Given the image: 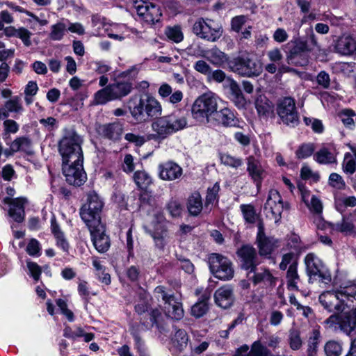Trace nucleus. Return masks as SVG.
I'll use <instances>...</instances> for the list:
<instances>
[{"mask_svg": "<svg viewBox=\"0 0 356 356\" xmlns=\"http://www.w3.org/2000/svg\"><path fill=\"white\" fill-rule=\"evenodd\" d=\"M134 6L138 15L149 24L159 22L162 16L161 8L151 2L144 0H136Z\"/></svg>", "mask_w": 356, "mask_h": 356, "instance_id": "16", "label": "nucleus"}, {"mask_svg": "<svg viewBox=\"0 0 356 356\" xmlns=\"http://www.w3.org/2000/svg\"><path fill=\"white\" fill-rule=\"evenodd\" d=\"M315 145L313 143H304L299 146L296 152V157L298 159H306L314 154Z\"/></svg>", "mask_w": 356, "mask_h": 356, "instance_id": "48", "label": "nucleus"}, {"mask_svg": "<svg viewBox=\"0 0 356 356\" xmlns=\"http://www.w3.org/2000/svg\"><path fill=\"white\" fill-rule=\"evenodd\" d=\"M314 160L320 164H332L337 163L336 155L327 147H322L314 155Z\"/></svg>", "mask_w": 356, "mask_h": 356, "instance_id": "34", "label": "nucleus"}, {"mask_svg": "<svg viewBox=\"0 0 356 356\" xmlns=\"http://www.w3.org/2000/svg\"><path fill=\"white\" fill-rule=\"evenodd\" d=\"M255 108L261 118L266 119L273 113V104L263 95H259L254 101Z\"/></svg>", "mask_w": 356, "mask_h": 356, "instance_id": "28", "label": "nucleus"}, {"mask_svg": "<svg viewBox=\"0 0 356 356\" xmlns=\"http://www.w3.org/2000/svg\"><path fill=\"white\" fill-rule=\"evenodd\" d=\"M284 209L289 210L290 205L288 202L284 203L280 193L277 190H270L268 199L264 204V211L266 216L274 220L277 223L281 219Z\"/></svg>", "mask_w": 356, "mask_h": 356, "instance_id": "11", "label": "nucleus"}, {"mask_svg": "<svg viewBox=\"0 0 356 356\" xmlns=\"http://www.w3.org/2000/svg\"><path fill=\"white\" fill-rule=\"evenodd\" d=\"M220 186L216 182L211 188H208L205 200V206L208 207L209 204H213V202L218 199Z\"/></svg>", "mask_w": 356, "mask_h": 356, "instance_id": "52", "label": "nucleus"}, {"mask_svg": "<svg viewBox=\"0 0 356 356\" xmlns=\"http://www.w3.org/2000/svg\"><path fill=\"white\" fill-rule=\"evenodd\" d=\"M97 134L109 140H118L123 132V126L119 122L99 124L96 127Z\"/></svg>", "mask_w": 356, "mask_h": 356, "instance_id": "21", "label": "nucleus"}, {"mask_svg": "<svg viewBox=\"0 0 356 356\" xmlns=\"http://www.w3.org/2000/svg\"><path fill=\"white\" fill-rule=\"evenodd\" d=\"M305 262L309 280H317L316 275L321 270L318 259L314 254L310 253L305 257Z\"/></svg>", "mask_w": 356, "mask_h": 356, "instance_id": "35", "label": "nucleus"}, {"mask_svg": "<svg viewBox=\"0 0 356 356\" xmlns=\"http://www.w3.org/2000/svg\"><path fill=\"white\" fill-rule=\"evenodd\" d=\"M221 163L234 168H237L242 165L243 161L241 159L231 156L228 154H224L220 156Z\"/></svg>", "mask_w": 356, "mask_h": 356, "instance_id": "51", "label": "nucleus"}, {"mask_svg": "<svg viewBox=\"0 0 356 356\" xmlns=\"http://www.w3.org/2000/svg\"><path fill=\"white\" fill-rule=\"evenodd\" d=\"M208 60L213 65L220 67L229 62L228 56L218 47H214L208 51Z\"/></svg>", "mask_w": 356, "mask_h": 356, "instance_id": "32", "label": "nucleus"}, {"mask_svg": "<svg viewBox=\"0 0 356 356\" xmlns=\"http://www.w3.org/2000/svg\"><path fill=\"white\" fill-rule=\"evenodd\" d=\"M159 177L167 181L179 179L182 175V168L177 163L169 161L159 165Z\"/></svg>", "mask_w": 356, "mask_h": 356, "instance_id": "23", "label": "nucleus"}, {"mask_svg": "<svg viewBox=\"0 0 356 356\" xmlns=\"http://www.w3.org/2000/svg\"><path fill=\"white\" fill-rule=\"evenodd\" d=\"M187 125L185 117L166 115L156 119L152 124V128L158 138L164 139L169 135L184 129Z\"/></svg>", "mask_w": 356, "mask_h": 356, "instance_id": "5", "label": "nucleus"}, {"mask_svg": "<svg viewBox=\"0 0 356 356\" xmlns=\"http://www.w3.org/2000/svg\"><path fill=\"white\" fill-rule=\"evenodd\" d=\"M13 147L17 152H24L28 155L33 154L34 152L32 149V142L27 137H19L13 141Z\"/></svg>", "mask_w": 356, "mask_h": 356, "instance_id": "40", "label": "nucleus"}, {"mask_svg": "<svg viewBox=\"0 0 356 356\" xmlns=\"http://www.w3.org/2000/svg\"><path fill=\"white\" fill-rule=\"evenodd\" d=\"M148 233L153 238L155 246L159 250H163L168 243V230L164 224L156 223L154 230H149Z\"/></svg>", "mask_w": 356, "mask_h": 356, "instance_id": "26", "label": "nucleus"}, {"mask_svg": "<svg viewBox=\"0 0 356 356\" xmlns=\"http://www.w3.org/2000/svg\"><path fill=\"white\" fill-rule=\"evenodd\" d=\"M215 119L225 127H235L238 120L234 113L227 108H224L215 113Z\"/></svg>", "mask_w": 356, "mask_h": 356, "instance_id": "30", "label": "nucleus"}, {"mask_svg": "<svg viewBox=\"0 0 356 356\" xmlns=\"http://www.w3.org/2000/svg\"><path fill=\"white\" fill-rule=\"evenodd\" d=\"M218 99V96L212 92H205L198 97L192 106L193 118L200 122H209V117L215 115L217 111Z\"/></svg>", "mask_w": 356, "mask_h": 356, "instance_id": "3", "label": "nucleus"}, {"mask_svg": "<svg viewBox=\"0 0 356 356\" xmlns=\"http://www.w3.org/2000/svg\"><path fill=\"white\" fill-rule=\"evenodd\" d=\"M5 107L10 112H19L22 110L19 97H15L12 99L7 101Z\"/></svg>", "mask_w": 356, "mask_h": 356, "instance_id": "56", "label": "nucleus"}, {"mask_svg": "<svg viewBox=\"0 0 356 356\" xmlns=\"http://www.w3.org/2000/svg\"><path fill=\"white\" fill-rule=\"evenodd\" d=\"M164 310L168 316L177 321L181 319L184 315L182 304L174 294L164 302Z\"/></svg>", "mask_w": 356, "mask_h": 356, "instance_id": "24", "label": "nucleus"}, {"mask_svg": "<svg viewBox=\"0 0 356 356\" xmlns=\"http://www.w3.org/2000/svg\"><path fill=\"white\" fill-rule=\"evenodd\" d=\"M307 206L314 214L321 215L323 212L322 202L315 195L312 197L310 202L307 203Z\"/></svg>", "mask_w": 356, "mask_h": 356, "instance_id": "53", "label": "nucleus"}, {"mask_svg": "<svg viewBox=\"0 0 356 356\" xmlns=\"http://www.w3.org/2000/svg\"><path fill=\"white\" fill-rule=\"evenodd\" d=\"M27 268L29 270L31 276L35 280L38 281L42 273L40 266L35 262L31 261H27Z\"/></svg>", "mask_w": 356, "mask_h": 356, "instance_id": "57", "label": "nucleus"}, {"mask_svg": "<svg viewBox=\"0 0 356 356\" xmlns=\"http://www.w3.org/2000/svg\"><path fill=\"white\" fill-rule=\"evenodd\" d=\"M228 67L232 72L241 76H257L262 72L261 63L248 54H242L229 60Z\"/></svg>", "mask_w": 356, "mask_h": 356, "instance_id": "4", "label": "nucleus"}, {"mask_svg": "<svg viewBox=\"0 0 356 356\" xmlns=\"http://www.w3.org/2000/svg\"><path fill=\"white\" fill-rule=\"evenodd\" d=\"M134 180L137 187L141 191H147L152 184V179L145 170H138L134 174Z\"/></svg>", "mask_w": 356, "mask_h": 356, "instance_id": "37", "label": "nucleus"}, {"mask_svg": "<svg viewBox=\"0 0 356 356\" xmlns=\"http://www.w3.org/2000/svg\"><path fill=\"white\" fill-rule=\"evenodd\" d=\"M133 88L131 81L116 80L114 83L95 92L93 104H105L112 100L121 99L129 95Z\"/></svg>", "mask_w": 356, "mask_h": 356, "instance_id": "2", "label": "nucleus"}, {"mask_svg": "<svg viewBox=\"0 0 356 356\" xmlns=\"http://www.w3.org/2000/svg\"><path fill=\"white\" fill-rule=\"evenodd\" d=\"M101 212L94 210L90 206L83 204L80 209V216L88 228L96 227L103 223L101 222Z\"/></svg>", "mask_w": 356, "mask_h": 356, "instance_id": "25", "label": "nucleus"}, {"mask_svg": "<svg viewBox=\"0 0 356 356\" xmlns=\"http://www.w3.org/2000/svg\"><path fill=\"white\" fill-rule=\"evenodd\" d=\"M152 326L155 325L159 332L163 333L167 331V324L164 322L163 315L161 311L157 309H153L149 312Z\"/></svg>", "mask_w": 356, "mask_h": 356, "instance_id": "39", "label": "nucleus"}, {"mask_svg": "<svg viewBox=\"0 0 356 356\" xmlns=\"http://www.w3.org/2000/svg\"><path fill=\"white\" fill-rule=\"evenodd\" d=\"M85 204L101 213L104 207L103 201L95 191L90 192L88 194L87 202Z\"/></svg>", "mask_w": 356, "mask_h": 356, "instance_id": "47", "label": "nucleus"}, {"mask_svg": "<svg viewBox=\"0 0 356 356\" xmlns=\"http://www.w3.org/2000/svg\"><path fill=\"white\" fill-rule=\"evenodd\" d=\"M88 229L96 250L99 252H106L111 244L109 237L105 233V225L102 224Z\"/></svg>", "mask_w": 356, "mask_h": 356, "instance_id": "17", "label": "nucleus"}, {"mask_svg": "<svg viewBox=\"0 0 356 356\" xmlns=\"http://www.w3.org/2000/svg\"><path fill=\"white\" fill-rule=\"evenodd\" d=\"M289 342L290 348L292 350H296L302 346V339L300 338V332L297 330H291L289 336Z\"/></svg>", "mask_w": 356, "mask_h": 356, "instance_id": "50", "label": "nucleus"}, {"mask_svg": "<svg viewBox=\"0 0 356 356\" xmlns=\"http://www.w3.org/2000/svg\"><path fill=\"white\" fill-rule=\"evenodd\" d=\"M210 299L209 293H204L199 300L194 304L191 309V314L196 318H199L205 315L209 311V300Z\"/></svg>", "mask_w": 356, "mask_h": 356, "instance_id": "29", "label": "nucleus"}, {"mask_svg": "<svg viewBox=\"0 0 356 356\" xmlns=\"http://www.w3.org/2000/svg\"><path fill=\"white\" fill-rule=\"evenodd\" d=\"M246 21L247 17L244 15L234 17L231 21L232 30L238 33L242 26L245 24Z\"/></svg>", "mask_w": 356, "mask_h": 356, "instance_id": "58", "label": "nucleus"}, {"mask_svg": "<svg viewBox=\"0 0 356 356\" xmlns=\"http://www.w3.org/2000/svg\"><path fill=\"white\" fill-rule=\"evenodd\" d=\"M247 172L257 186L259 187L266 175V171L260 161L254 156H249L247 158Z\"/></svg>", "mask_w": 356, "mask_h": 356, "instance_id": "20", "label": "nucleus"}, {"mask_svg": "<svg viewBox=\"0 0 356 356\" xmlns=\"http://www.w3.org/2000/svg\"><path fill=\"white\" fill-rule=\"evenodd\" d=\"M324 352L326 356H340L342 353V346L340 343L330 340L325 344Z\"/></svg>", "mask_w": 356, "mask_h": 356, "instance_id": "45", "label": "nucleus"}, {"mask_svg": "<svg viewBox=\"0 0 356 356\" xmlns=\"http://www.w3.org/2000/svg\"><path fill=\"white\" fill-rule=\"evenodd\" d=\"M356 116L352 110H344L341 113V120L345 125L349 126L354 124L353 117Z\"/></svg>", "mask_w": 356, "mask_h": 356, "instance_id": "64", "label": "nucleus"}, {"mask_svg": "<svg viewBox=\"0 0 356 356\" xmlns=\"http://www.w3.org/2000/svg\"><path fill=\"white\" fill-rule=\"evenodd\" d=\"M40 250L39 242L32 238L26 246V252L31 256H35L39 253Z\"/></svg>", "mask_w": 356, "mask_h": 356, "instance_id": "63", "label": "nucleus"}, {"mask_svg": "<svg viewBox=\"0 0 356 356\" xmlns=\"http://www.w3.org/2000/svg\"><path fill=\"white\" fill-rule=\"evenodd\" d=\"M277 113L282 122L288 126L295 127L299 123L295 101L291 97H284L278 102Z\"/></svg>", "mask_w": 356, "mask_h": 356, "instance_id": "12", "label": "nucleus"}, {"mask_svg": "<svg viewBox=\"0 0 356 356\" xmlns=\"http://www.w3.org/2000/svg\"><path fill=\"white\" fill-rule=\"evenodd\" d=\"M132 116L137 120H145V113L149 117H154L161 115V106L153 97L147 96L146 98H140L133 107H130Z\"/></svg>", "mask_w": 356, "mask_h": 356, "instance_id": "9", "label": "nucleus"}, {"mask_svg": "<svg viewBox=\"0 0 356 356\" xmlns=\"http://www.w3.org/2000/svg\"><path fill=\"white\" fill-rule=\"evenodd\" d=\"M124 138L129 143H134L136 146L143 145L149 139L143 136L136 135L132 133L127 134Z\"/></svg>", "mask_w": 356, "mask_h": 356, "instance_id": "60", "label": "nucleus"}, {"mask_svg": "<svg viewBox=\"0 0 356 356\" xmlns=\"http://www.w3.org/2000/svg\"><path fill=\"white\" fill-rule=\"evenodd\" d=\"M320 338V332L318 330H313L307 341V353L308 356L316 355Z\"/></svg>", "mask_w": 356, "mask_h": 356, "instance_id": "42", "label": "nucleus"}, {"mask_svg": "<svg viewBox=\"0 0 356 356\" xmlns=\"http://www.w3.org/2000/svg\"><path fill=\"white\" fill-rule=\"evenodd\" d=\"M241 211L246 222L253 224L257 220L259 222V216L256 213L255 209L252 204H241Z\"/></svg>", "mask_w": 356, "mask_h": 356, "instance_id": "44", "label": "nucleus"}, {"mask_svg": "<svg viewBox=\"0 0 356 356\" xmlns=\"http://www.w3.org/2000/svg\"><path fill=\"white\" fill-rule=\"evenodd\" d=\"M319 302L323 307L332 313H341L345 307H354V305L345 303L337 291H325L319 296Z\"/></svg>", "mask_w": 356, "mask_h": 356, "instance_id": "13", "label": "nucleus"}, {"mask_svg": "<svg viewBox=\"0 0 356 356\" xmlns=\"http://www.w3.org/2000/svg\"><path fill=\"white\" fill-rule=\"evenodd\" d=\"M331 229L341 233L352 232L354 229V224L350 217L343 216L341 222L329 223Z\"/></svg>", "mask_w": 356, "mask_h": 356, "instance_id": "41", "label": "nucleus"}, {"mask_svg": "<svg viewBox=\"0 0 356 356\" xmlns=\"http://www.w3.org/2000/svg\"><path fill=\"white\" fill-rule=\"evenodd\" d=\"M193 33L198 38L209 42H216L222 35L223 29L221 25L209 18H199L194 23Z\"/></svg>", "mask_w": 356, "mask_h": 356, "instance_id": "7", "label": "nucleus"}, {"mask_svg": "<svg viewBox=\"0 0 356 356\" xmlns=\"http://www.w3.org/2000/svg\"><path fill=\"white\" fill-rule=\"evenodd\" d=\"M66 26L63 23H57L51 26L50 38L54 40H60L64 35Z\"/></svg>", "mask_w": 356, "mask_h": 356, "instance_id": "54", "label": "nucleus"}, {"mask_svg": "<svg viewBox=\"0 0 356 356\" xmlns=\"http://www.w3.org/2000/svg\"><path fill=\"white\" fill-rule=\"evenodd\" d=\"M16 36L19 38L24 42V45L26 47H29L31 45V42L30 40V36L31 35V32L24 28H20L18 30H16Z\"/></svg>", "mask_w": 356, "mask_h": 356, "instance_id": "61", "label": "nucleus"}, {"mask_svg": "<svg viewBox=\"0 0 356 356\" xmlns=\"http://www.w3.org/2000/svg\"><path fill=\"white\" fill-rule=\"evenodd\" d=\"M337 291L341 298L346 300L345 303H353V299L356 296V284L349 282L346 284H341L337 289Z\"/></svg>", "mask_w": 356, "mask_h": 356, "instance_id": "33", "label": "nucleus"}, {"mask_svg": "<svg viewBox=\"0 0 356 356\" xmlns=\"http://www.w3.org/2000/svg\"><path fill=\"white\" fill-rule=\"evenodd\" d=\"M83 161L63 163V172L69 184L80 186L85 183L87 177L83 170Z\"/></svg>", "mask_w": 356, "mask_h": 356, "instance_id": "14", "label": "nucleus"}, {"mask_svg": "<svg viewBox=\"0 0 356 356\" xmlns=\"http://www.w3.org/2000/svg\"><path fill=\"white\" fill-rule=\"evenodd\" d=\"M343 170L349 174H353L356 171V155H352L349 152L345 154Z\"/></svg>", "mask_w": 356, "mask_h": 356, "instance_id": "49", "label": "nucleus"}, {"mask_svg": "<svg viewBox=\"0 0 356 356\" xmlns=\"http://www.w3.org/2000/svg\"><path fill=\"white\" fill-rule=\"evenodd\" d=\"M172 346L179 352H182L187 346L188 336L184 330L179 329L172 338Z\"/></svg>", "mask_w": 356, "mask_h": 356, "instance_id": "36", "label": "nucleus"}, {"mask_svg": "<svg viewBox=\"0 0 356 356\" xmlns=\"http://www.w3.org/2000/svg\"><path fill=\"white\" fill-rule=\"evenodd\" d=\"M165 35L171 41L179 43L184 40V33L179 25L167 26L165 30Z\"/></svg>", "mask_w": 356, "mask_h": 356, "instance_id": "43", "label": "nucleus"}, {"mask_svg": "<svg viewBox=\"0 0 356 356\" xmlns=\"http://www.w3.org/2000/svg\"><path fill=\"white\" fill-rule=\"evenodd\" d=\"M336 51L342 55H351L356 52V40L350 35L341 36L335 46Z\"/></svg>", "mask_w": 356, "mask_h": 356, "instance_id": "27", "label": "nucleus"}, {"mask_svg": "<svg viewBox=\"0 0 356 356\" xmlns=\"http://www.w3.org/2000/svg\"><path fill=\"white\" fill-rule=\"evenodd\" d=\"M214 299L218 306L223 309L229 308L234 301L233 288L229 285L220 287L214 293Z\"/></svg>", "mask_w": 356, "mask_h": 356, "instance_id": "22", "label": "nucleus"}, {"mask_svg": "<svg viewBox=\"0 0 356 356\" xmlns=\"http://www.w3.org/2000/svg\"><path fill=\"white\" fill-rule=\"evenodd\" d=\"M257 227L258 232L255 243L258 248V253L261 257H268L279 246L278 240L266 235L263 220H259Z\"/></svg>", "mask_w": 356, "mask_h": 356, "instance_id": "15", "label": "nucleus"}, {"mask_svg": "<svg viewBox=\"0 0 356 356\" xmlns=\"http://www.w3.org/2000/svg\"><path fill=\"white\" fill-rule=\"evenodd\" d=\"M167 209L172 217H179L182 212L181 204L176 200H171L168 204Z\"/></svg>", "mask_w": 356, "mask_h": 356, "instance_id": "55", "label": "nucleus"}, {"mask_svg": "<svg viewBox=\"0 0 356 356\" xmlns=\"http://www.w3.org/2000/svg\"><path fill=\"white\" fill-rule=\"evenodd\" d=\"M247 278L254 285L264 284L270 286H274L277 280V278L272 275L269 269L264 268L259 270L257 267L252 272V274L248 275V272L247 273Z\"/></svg>", "mask_w": 356, "mask_h": 356, "instance_id": "19", "label": "nucleus"}, {"mask_svg": "<svg viewBox=\"0 0 356 356\" xmlns=\"http://www.w3.org/2000/svg\"><path fill=\"white\" fill-rule=\"evenodd\" d=\"M300 281V277L297 272V264H291L286 273V282L288 289L290 290H298V283Z\"/></svg>", "mask_w": 356, "mask_h": 356, "instance_id": "38", "label": "nucleus"}, {"mask_svg": "<svg viewBox=\"0 0 356 356\" xmlns=\"http://www.w3.org/2000/svg\"><path fill=\"white\" fill-rule=\"evenodd\" d=\"M63 131V136L58 142V151L63 163L83 161L81 136L72 128H65Z\"/></svg>", "mask_w": 356, "mask_h": 356, "instance_id": "1", "label": "nucleus"}, {"mask_svg": "<svg viewBox=\"0 0 356 356\" xmlns=\"http://www.w3.org/2000/svg\"><path fill=\"white\" fill-rule=\"evenodd\" d=\"M194 69L197 72H198L204 75L209 76L211 72V67L206 61H204L203 60H197L195 63Z\"/></svg>", "mask_w": 356, "mask_h": 356, "instance_id": "59", "label": "nucleus"}, {"mask_svg": "<svg viewBox=\"0 0 356 356\" xmlns=\"http://www.w3.org/2000/svg\"><path fill=\"white\" fill-rule=\"evenodd\" d=\"M286 62L295 66H306L309 63L308 53L312 50L307 41L300 39L291 40L286 44Z\"/></svg>", "mask_w": 356, "mask_h": 356, "instance_id": "6", "label": "nucleus"}, {"mask_svg": "<svg viewBox=\"0 0 356 356\" xmlns=\"http://www.w3.org/2000/svg\"><path fill=\"white\" fill-rule=\"evenodd\" d=\"M316 81L318 84L321 86L323 88H328L330 82V76L325 71H321L316 76Z\"/></svg>", "mask_w": 356, "mask_h": 356, "instance_id": "62", "label": "nucleus"}, {"mask_svg": "<svg viewBox=\"0 0 356 356\" xmlns=\"http://www.w3.org/2000/svg\"><path fill=\"white\" fill-rule=\"evenodd\" d=\"M238 260V266L241 270L252 274L260 264L256 248L250 244H243L236 252Z\"/></svg>", "mask_w": 356, "mask_h": 356, "instance_id": "10", "label": "nucleus"}, {"mask_svg": "<svg viewBox=\"0 0 356 356\" xmlns=\"http://www.w3.org/2000/svg\"><path fill=\"white\" fill-rule=\"evenodd\" d=\"M3 202L10 206L9 216L13 218L15 221L22 222L24 218V204L26 202V200L23 197L11 198L6 197Z\"/></svg>", "mask_w": 356, "mask_h": 356, "instance_id": "18", "label": "nucleus"}, {"mask_svg": "<svg viewBox=\"0 0 356 356\" xmlns=\"http://www.w3.org/2000/svg\"><path fill=\"white\" fill-rule=\"evenodd\" d=\"M247 356H270V351L260 341H256L252 344Z\"/></svg>", "mask_w": 356, "mask_h": 356, "instance_id": "46", "label": "nucleus"}, {"mask_svg": "<svg viewBox=\"0 0 356 356\" xmlns=\"http://www.w3.org/2000/svg\"><path fill=\"white\" fill-rule=\"evenodd\" d=\"M208 263L211 272L216 277L229 280L234 277L232 262L227 257L218 253H211L209 255Z\"/></svg>", "mask_w": 356, "mask_h": 356, "instance_id": "8", "label": "nucleus"}, {"mask_svg": "<svg viewBox=\"0 0 356 356\" xmlns=\"http://www.w3.org/2000/svg\"><path fill=\"white\" fill-rule=\"evenodd\" d=\"M202 208V200L200 194L197 192L192 193L187 201V209L190 215L197 216L201 213Z\"/></svg>", "mask_w": 356, "mask_h": 356, "instance_id": "31", "label": "nucleus"}]
</instances>
